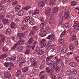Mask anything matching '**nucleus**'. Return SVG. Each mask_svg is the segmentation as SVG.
I'll return each instance as SVG.
<instances>
[{"label": "nucleus", "mask_w": 79, "mask_h": 79, "mask_svg": "<svg viewBox=\"0 0 79 79\" xmlns=\"http://www.w3.org/2000/svg\"><path fill=\"white\" fill-rule=\"evenodd\" d=\"M4 75L6 78H10L11 76V75L10 73L8 72L5 73Z\"/></svg>", "instance_id": "obj_12"}, {"label": "nucleus", "mask_w": 79, "mask_h": 79, "mask_svg": "<svg viewBox=\"0 0 79 79\" xmlns=\"http://www.w3.org/2000/svg\"><path fill=\"white\" fill-rule=\"evenodd\" d=\"M13 17V15L10 14H8L6 16V18L9 19H11Z\"/></svg>", "instance_id": "obj_11"}, {"label": "nucleus", "mask_w": 79, "mask_h": 79, "mask_svg": "<svg viewBox=\"0 0 79 79\" xmlns=\"http://www.w3.org/2000/svg\"><path fill=\"white\" fill-rule=\"evenodd\" d=\"M2 22L4 25H8L9 24L8 19H3L2 20Z\"/></svg>", "instance_id": "obj_6"}, {"label": "nucleus", "mask_w": 79, "mask_h": 79, "mask_svg": "<svg viewBox=\"0 0 79 79\" xmlns=\"http://www.w3.org/2000/svg\"><path fill=\"white\" fill-rule=\"evenodd\" d=\"M21 74V71L20 70H18L16 72V75L17 76H19V75Z\"/></svg>", "instance_id": "obj_39"}, {"label": "nucleus", "mask_w": 79, "mask_h": 79, "mask_svg": "<svg viewBox=\"0 0 79 79\" xmlns=\"http://www.w3.org/2000/svg\"><path fill=\"white\" fill-rule=\"evenodd\" d=\"M10 26L12 28H15V23L13 22L11 24Z\"/></svg>", "instance_id": "obj_55"}, {"label": "nucleus", "mask_w": 79, "mask_h": 79, "mask_svg": "<svg viewBox=\"0 0 79 79\" xmlns=\"http://www.w3.org/2000/svg\"><path fill=\"white\" fill-rule=\"evenodd\" d=\"M69 64L71 67L73 68H76L77 66V63L75 62L70 63Z\"/></svg>", "instance_id": "obj_10"}, {"label": "nucleus", "mask_w": 79, "mask_h": 79, "mask_svg": "<svg viewBox=\"0 0 79 79\" xmlns=\"http://www.w3.org/2000/svg\"><path fill=\"white\" fill-rule=\"evenodd\" d=\"M30 76V77H34L35 76V73L34 72H31L29 74Z\"/></svg>", "instance_id": "obj_50"}, {"label": "nucleus", "mask_w": 79, "mask_h": 79, "mask_svg": "<svg viewBox=\"0 0 79 79\" xmlns=\"http://www.w3.org/2000/svg\"><path fill=\"white\" fill-rule=\"evenodd\" d=\"M26 28H27V26L25 25H22L21 27V29H22V30H25Z\"/></svg>", "instance_id": "obj_45"}, {"label": "nucleus", "mask_w": 79, "mask_h": 79, "mask_svg": "<svg viewBox=\"0 0 79 79\" xmlns=\"http://www.w3.org/2000/svg\"><path fill=\"white\" fill-rule=\"evenodd\" d=\"M58 42H59V43L60 44H64L65 43V41L63 39H60L58 40Z\"/></svg>", "instance_id": "obj_33"}, {"label": "nucleus", "mask_w": 79, "mask_h": 79, "mask_svg": "<svg viewBox=\"0 0 79 79\" xmlns=\"http://www.w3.org/2000/svg\"><path fill=\"white\" fill-rule=\"evenodd\" d=\"M33 42H34V38L32 37H31L29 39L28 41V43L30 44H31Z\"/></svg>", "instance_id": "obj_28"}, {"label": "nucleus", "mask_w": 79, "mask_h": 79, "mask_svg": "<svg viewBox=\"0 0 79 79\" xmlns=\"http://www.w3.org/2000/svg\"><path fill=\"white\" fill-rule=\"evenodd\" d=\"M29 23L31 25H34V19L32 17L30 18Z\"/></svg>", "instance_id": "obj_8"}, {"label": "nucleus", "mask_w": 79, "mask_h": 79, "mask_svg": "<svg viewBox=\"0 0 79 79\" xmlns=\"http://www.w3.org/2000/svg\"><path fill=\"white\" fill-rule=\"evenodd\" d=\"M31 29L33 31H37L39 28L38 27V26H33L31 27Z\"/></svg>", "instance_id": "obj_18"}, {"label": "nucleus", "mask_w": 79, "mask_h": 79, "mask_svg": "<svg viewBox=\"0 0 79 79\" xmlns=\"http://www.w3.org/2000/svg\"><path fill=\"white\" fill-rule=\"evenodd\" d=\"M51 8L50 7L47 8L45 10L44 13L46 16H49L50 14Z\"/></svg>", "instance_id": "obj_4"}, {"label": "nucleus", "mask_w": 79, "mask_h": 79, "mask_svg": "<svg viewBox=\"0 0 79 79\" xmlns=\"http://www.w3.org/2000/svg\"><path fill=\"white\" fill-rule=\"evenodd\" d=\"M46 41L45 39H42L40 41V43L41 44H44L46 43Z\"/></svg>", "instance_id": "obj_38"}, {"label": "nucleus", "mask_w": 79, "mask_h": 79, "mask_svg": "<svg viewBox=\"0 0 79 79\" xmlns=\"http://www.w3.org/2000/svg\"><path fill=\"white\" fill-rule=\"evenodd\" d=\"M74 48V45H73V44H70L69 45V49L70 50H73Z\"/></svg>", "instance_id": "obj_14"}, {"label": "nucleus", "mask_w": 79, "mask_h": 79, "mask_svg": "<svg viewBox=\"0 0 79 79\" xmlns=\"http://www.w3.org/2000/svg\"><path fill=\"white\" fill-rule=\"evenodd\" d=\"M11 57H9L6 58V61H11Z\"/></svg>", "instance_id": "obj_62"}, {"label": "nucleus", "mask_w": 79, "mask_h": 79, "mask_svg": "<svg viewBox=\"0 0 79 79\" xmlns=\"http://www.w3.org/2000/svg\"><path fill=\"white\" fill-rule=\"evenodd\" d=\"M66 74L67 76H70L72 74V71L70 69H68L66 71Z\"/></svg>", "instance_id": "obj_24"}, {"label": "nucleus", "mask_w": 79, "mask_h": 79, "mask_svg": "<svg viewBox=\"0 0 79 79\" xmlns=\"http://www.w3.org/2000/svg\"><path fill=\"white\" fill-rule=\"evenodd\" d=\"M71 5L72 6H75L76 5V1H73L71 2Z\"/></svg>", "instance_id": "obj_54"}, {"label": "nucleus", "mask_w": 79, "mask_h": 79, "mask_svg": "<svg viewBox=\"0 0 79 79\" xmlns=\"http://www.w3.org/2000/svg\"><path fill=\"white\" fill-rule=\"evenodd\" d=\"M2 50L5 52H8V50L5 48V47H3L2 48Z\"/></svg>", "instance_id": "obj_58"}, {"label": "nucleus", "mask_w": 79, "mask_h": 79, "mask_svg": "<svg viewBox=\"0 0 79 79\" xmlns=\"http://www.w3.org/2000/svg\"><path fill=\"white\" fill-rule=\"evenodd\" d=\"M75 44L77 48H78V45H79V43H78V41L76 40Z\"/></svg>", "instance_id": "obj_60"}, {"label": "nucleus", "mask_w": 79, "mask_h": 79, "mask_svg": "<svg viewBox=\"0 0 79 79\" xmlns=\"http://www.w3.org/2000/svg\"><path fill=\"white\" fill-rule=\"evenodd\" d=\"M5 8V6L3 5L0 6V12L2 13V11H3L4 10Z\"/></svg>", "instance_id": "obj_26"}, {"label": "nucleus", "mask_w": 79, "mask_h": 79, "mask_svg": "<svg viewBox=\"0 0 79 79\" xmlns=\"http://www.w3.org/2000/svg\"><path fill=\"white\" fill-rule=\"evenodd\" d=\"M15 23H18L19 21V19L18 18H15Z\"/></svg>", "instance_id": "obj_63"}, {"label": "nucleus", "mask_w": 79, "mask_h": 79, "mask_svg": "<svg viewBox=\"0 0 79 79\" xmlns=\"http://www.w3.org/2000/svg\"><path fill=\"white\" fill-rule=\"evenodd\" d=\"M36 60L34 58H31L30 59V62H31V63H34V62H35Z\"/></svg>", "instance_id": "obj_44"}, {"label": "nucleus", "mask_w": 79, "mask_h": 79, "mask_svg": "<svg viewBox=\"0 0 79 79\" xmlns=\"http://www.w3.org/2000/svg\"><path fill=\"white\" fill-rule=\"evenodd\" d=\"M6 32H5V34L6 35H10V32H11V29L10 28H8L6 30Z\"/></svg>", "instance_id": "obj_15"}, {"label": "nucleus", "mask_w": 79, "mask_h": 79, "mask_svg": "<svg viewBox=\"0 0 79 79\" xmlns=\"http://www.w3.org/2000/svg\"><path fill=\"white\" fill-rule=\"evenodd\" d=\"M53 56H49L48 57H47L46 60L47 61H48V60H52V59L53 58Z\"/></svg>", "instance_id": "obj_42"}, {"label": "nucleus", "mask_w": 79, "mask_h": 79, "mask_svg": "<svg viewBox=\"0 0 79 79\" xmlns=\"http://www.w3.org/2000/svg\"><path fill=\"white\" fill-rule=\"evenodd\" d=\"M54 62L52 60H49L48 61H47L46 62V64L48 66H52V63H53Z\"/></svg>", "instance_id": "obj_9"}, {"label": "nucleus", "mask_w": 79, "mask_h": 79, "mask_svg": "<svg viewBox=\"0 0 79 79\" xmlns=\"http://www.w3.org/2000/svg\"><path fill=\"white\" fill-rule=\"evenodd\" d=\"M77 70L76 69H74L73 70L72 72V74H76V73H77Z\"/></svg>", "instance_id": "obj_56"}, {"label": "nucleus", "mask_w": 79, "mask_h": 79, "mask_svg": "<svg viewBox=\"0 0 79 79\" xmlns=\"http://www.w3.org/2000/svg\"><path fill=\"white\" fill-rule=\"evenodd\" d=\"M24 56L23 54L20 55L18 57V60L19 61H20L21 60H22L23 59V57Z\"/></svg>", "instance_id": "obj_23"}, {"label": "nucleus", "mask_w": 79, "mask_h": 79, "mask_svg": "<svg viewBox=\"0 0 79 79\" xmlns=\"http://www.w3.org/2000/svg\"><path fill=\"white\" fill-rule=\"evenodd\" d=\"M73 26L75 31H79V22L77 21H75L73 24Z\"/></svg>", "instance_id": "obj_3"}, {"label": "nucleus", "mask_w": 79, "mask_h": 79, "mask_svg": "<svg viewBox=\"0 0 79 79\" xmlns=\"http://www.w3.org/2000/svg\"><path fill=\"white\" fill-rule=\"evenodd\" d=\"M31 8V6H27L26 7H23L22 8V10H26V11H27L29 9Z\"/></svg>", "instance_id": "obj_32"}, {"label": "nucleus", "mask_w": 79, "mask_h": 79, "mask_svg": "<svg viewBox=\"0 0 79 79\" xmlns=\"http://www.w3.org/2000/svg\"><path fill=\"white\" fill-rule=\"evenodd\" d=\"M30 18H31V17L29 16L25 17L24 19L25 22H27L28 20L29 21V19H30Z\"/></svg>", "instance_id": "obj_34"}, {"label": "nucleus", "mask_w": 79, "mask_h": 79, "mask_svg": "<svg viewBox=\"0 0 79 79\" xmlns=\"http://www.w3.org/2000/svg\"><path fill=\"white\" fill-rule=\"evenodd\" d=\"M37 65V62L36 61H35L32 64V65L33 66H36Z\"/></svg>", "instance_id": "obj_59"}, {"label": "nucleus", "mask_w": 79, "mask_h": 79, "mask_svg": "<svg viewBox=\"0 0 79 79\" xmlns=\"http://www.w3.org/2000/svg\"><path fill=\"white\" fill-rule=\"evenodd\" d=\"M55 2H56L55 0H50L49 4L52 6V5H54V4L55 3Z\"/></svg>", "instance_id": "obj_27"}, {"label": "nucleus", "mask_w": 79, "mask_h": 79, "mask_svg": "<svg viewBox=\"0 0 79 79\" xmlns=\"http://www.w3.org/2000/svg\"><path fill=\"white\" fill-rule=\"evenodd\" d=\"M41 44V48H44L46 46V45H47L46 43H44L43 44Z\"/></svg>", "instance_id": "obj_61"}, {"label": "nucleus", "mask_w": 79, "mask_h": 79, "mask_svg": "<svg viewBox=\"0 0 79 79\" xmlns=\"http://www.w3.org/2000/svg\"><path fill=\"white\" fill-rule=\"evenodd\" d=\"M75 59L77 62V63H79V56H76L75 57Z\"/></svg>", "instance_id": "obj_51"}, {"label": "nucleus", "mask_w": 79, "mask_h": 79, "mask_svg": "<svg viewBox=\"0 0 79 79\" xmlns=\"http://www.w3.org/2000/svg\"><path fill=\"white\" fill-rule=\"evenodd\" d=\"M71 14L69 10L64 12L63 11L62 13L59 15L60 19L63 20L64 19H68L70 17Z\"/></svg>", "instance_id": "obj_1"}, {"label": "nucleus", "mask_w": 79, "mask_h": 79, "mask_svg": "<svg viewBox=\"0 0 79 79\" xmlns=\"http://www.w3.org/2000/svg\"><path fill=\"white\" fill-rule=\"evenodd\" d=\"M66 30H64L62 33L60 34V38H61V37H63L64 36L65 34L66 33Z\"/></svg>", "instance_id": "obj_22"}, {"label": "nucleus", "mask_w": 79, "mask_h": 79, "mask_svg": "<svg viewBox=\"0 0 79 79\" xmlns=\"http://www.w3.org/2000/svg\"><path fill=\"white\" fill-rule=\"evenodd\" d=\"M35 51L38 54L40 52V48L39 47H37L35 49Z\"/></svg>", "instance_id": "obj_48"}, {"label": "nucleus", "mask_w": 79, "mask_h": 79, "mask_svg": "<svg viewBox=\"0 0 79 79\" xmlns=\"http://www.w3.org/2000/svg\"><path fill=\"white\" fill-rule=\"evenodd\" d=\"M39 20L41 23L45 22L44 21V17H40L39 19Z\"/></svg>", "instance_id": "obj_49"}, {"label": "nucleus", "mask_w": 79, "mask_h": 79, "mask_svg": "<svg viewBox=\"0 0 79 79\" xmlns=\"http://www.w3.org/2000/svg\"><path fill=\"white\" fill-rule=\"evenodd\" d=\"M44 53V51L42 50L40 51L39 53H38V55H43Z\"/></svg>", "instance_id": "obj_52"}, {"label": "nucleus", "mask_w": 79, "mask_h": 79, "mask_svg": "<svg viewBox=\"0 0 79 79\" xmlns=\"http://www.w3.org/2000/svg\"><path fill=\"white\" fill-rule=\"evenodd\" d=\"M4 65L6 67H9L10 66V63L8 62H5L4 64Z\"/></svg>", "instance_id": "obj_46"}, {"label": "nucleus", "mask_w": 79, "mask_h": 79, "mask_svg": "<svg viewBox=\"0 0 79 79\" xmlns=\"http://www.w3.org/2000/svg\"><path fill=\"white\" fill-rule=\"evenodd\" d=\"M50 29L49 27H47L45 29L43 28L42 30H40V35L41 37H45L47 34L45 33L46 31L48 30V29Z\"/></svg>", "instance_id": "obj_2"}, {"label": "nucleus", "mask_w": 79, "mask_h": 79, "mask_svg": "<svg viewBox=\"0 0 79 79\" xmlns=\"http://www.w3.org/2000/svg\"><path fill=\"white\" fill-rule=\"evenodd\" d=\"M17 49L18 50V52H20L23 50V49H24V48H23V46H19V48H18Z\"/></svg>", "instance_id": "obj_29"}, {"label": "nucleus", "mask_w": 79, "mask_h": 79, "mask_svg": "<svg viewBox=\"0 0 79 79\" xmlns=\"http://www.w3.org/2000/svg\"><path fill=\"white\" fill-rule=\"evenodd\" d=\"M51 40L52 41H54L56 39V36L54 34H51Z\"/></svg>", "instance_id": "obj_19"}, {"label": "nucleus", "mask_w": 79, "mask_h": 79, "mask_svg": "<svg viewBox=\"0 0 79 79\" xmlns=\"http://www.w3.org/2000/svg\"><path fill=\"white\" fill-rule=\"evenodd\" d=\"M7 55L6 54H3L1 56V59H3V58H6V57H7Z\"/></svg>", "instance_id": "obj_36"}, {"label": "nucleus", "mask_w": 79, "mask_h": 79, "mask_svg": "<svg viewBox=\"0 0 79 79\" xmlns=\"http://www.w3.org/2000/svg\"><path fill=\"white\" fill-rule=\"evenodd\" d=\"M18 36L19 37V39H22L24 36V34L23 33H19L18 34Z\"/></svg>", "instance_id": "obj_40"}, {"label": "nucleus", "mask_w": 79, "mask_h": 79, "mask_svg": "<svg viewBox=\"0 0 79 79\" xmlns=\"http://www.w3.org/2000/svg\"><path fill=\"white\" fill-rule=\"evenodd\" d=\"M60 66H57L56 67L55 69V71H56V72H58L59 71H60Z\"/></svg>", "instance_id": "obj_47"}, {"label": "nucleus", "mask_w": 79, "mask_h": 79, "mask_svg": "<svg viewBox=\"0 0 79 79\" xmlns=\"http://www.w3.org/2000/svg\"><path fill=\"white\" fill-rule=\"evenodd\" d=\"M69 24L68 23H67L64 25V28L65 29V28H69Z\"/></svg>", "instance_id": "obj_31"}, {"label": "nucleus", "mask_w": 79, "mask_h": 79, "mask_svg": "<svg viewBox=\"0 0 79 79\" xmlns=\"http://www.w3.org/2000/svg\"><path fill=\"white\" fill-rule=\"evenodd\" d=\"M76 35H73L72 37L70 38V41H73V40H76Z\"/></svg>", "instance_id": "obj_21"}, {"label": "nucleus", "mask_w": 79, "mask_h": 79, "mask_svg": "<svg viewBox=\"0 0 79 79\" xmlns=\"http://www.w3.org/2000/svg\"><path fill=\"white\" fill-rule=\"evenodd\" d=\"M28 69H29L28 67H25L22 69V71L23 73H26L28 70Z\"/></svg>", "instance_id": "obj_30"}, {"label": "nucleus", "mask_w": 79, "mask_h": 79, "mask_svg": "<svg viewBox=\"0 0 79 79\" xmlns=\"http://www.w3.org/2000/svg\"><path fill=\"white\" fill-rule=\"evenodd\" d=\"M21 5H18L15 8V11L16 12H18L19 9L21 8Z\"/></svg>", "instance_id": "obj_20"}, {"label": "nucleus", "mask_w": 79, "mask_h": 79, "mask_svg": "<svg viewBox=\"0 0 79 79\" xmlns=\"http://www.w3.org/2000/svg\"><path fill=\"white\" fill-rule=\"evenodd\" d=\"M45 5V2L44 1H41L38 3V6L39 8H42V7L44 6Z\"/></svg>", "instance_id": "obj_7"}, {"label": "nucleus", "mask_w": 79, "mask_h": 79, "mask_svg": "<svg viewBox=\"0 0 79 79\" xmlns=\"http://www.w3.org/2000/svg\"><path fill=\"white\" fill-rule=\"evenodd\" d=\"M18 46V44H15L14 46L12 47V48L11 49L12 50H15L16 48Z\"/></svg>", "instance_id": "obj_53"}, {"label": "nucleus", "mask_w": 79, "mask_h": 79, "mask_svg": "<svg viewBox=\"0 0 79 79\" xmlns=\"http://www.w3.org/2000/svg\"><path fill=\"white\" fill-rule=\"evenodd\" d=\"M39 13V10L37 9L33 12V15H35L38 14Z\"/></svg>", "instance_id": "obj_41"}, {"label": "nucleus", "mask_w": 79, "mask_h": 79, "mask_svg": "<svg viewBox=\"0 0 79 79\" xmlns=\"http://www.w3.org/2000/svg\"><path fill=\"white\" fill-rule=\"evenodd\" d=\"M24 13V11L23 10H21L19 12H18V16H23Z\"/></svg>", "instance_id": "obj_16"}, {"label": "nucleus", "mask_w": 79, "mask_h": 79, "mask_svg": "<svg viewBox=\"0 0 79 79\" xmlns=\"http://www.w3.org/2000/svg\"><path fill=\"white\" fill-rule=\"evenodd\" d=\"M30 52L31 51L30 50H26L25 52V54L28 55H29V53H30Z\"/></svg>", "instance_id": "obj_57"}, {"label": "nucleus", "mask_w": 79, "mask_h": 79, "mask_svg": "<svg viewBox=\"0 0 79 79\" xmlns=\"http://www.w3.org/2000/svg\"><path fill=\"white\" fill-rule=\"evenodd\" d=\"M58 8L57 7H56L53 9V13H56L57 11H58Z\"/></svg>", "instance_id": "obj_35"}, {"label": "nucleus", "mask_w": 79, "mask_h": 79, "mask_svg": "<svg viewBox=\"0 0 79 79\" xmlns=\"http://www.w3.org/2000/svg\"><path fill=\"white\" fill-rule=\"evenodd\" d=\"M49 23L51 27H53L55 23V20L54 19H52L49 21Z\"/></svg>", "instance_id": "obj_5"}, {"label": "nucleus", "mask_w": 79, "mask_h": 79, "mask_svg": "<svg viewBox=\"0 0 79 79\" xmlns=\"http://www.w3.org/2000/svg\"><path fill=\"white\" fill-rule=\"evenodd\" d=\"M66 48H63L61 50V53H66Z\"/></svg>", "instance_id": "obj_37"}, {"label": "nucleus", "mask_w": 79, "mask_h": 79, "mask_svg": "<svg viewBox=\"0 0 79 79\" xmlns=\"http://www.w3.org/2000/svg\"><path fill=\"white\" fill-rule=\"evenodd\" d=\"M47 47H48V48H54L55 46L53 45H51V44L50 43H48L47 45Z\"/></svg>", "instance_id": "obj_13"}, {"label": "nucleus", "mask_w": 79, "mask_h": 79, "mask_svg": "<svg viewBox=\"0 0 79 79\" xmlns=\"http://www.w3.org/2000/svg\"><path fill=\"white\" fill-rule=\"evenodd\" d=\"M45 22H41V23L40 24V29H44L43 27H45Z\"/></svg>", "instance_id": "obj_17"}, {"label": "nucleus", "mask_w": 79, "mask_h": 79, "mask_svg": "<svg viewBox=\"0 0 79 79\" xmlns=\"http://www.w3.org/2000/svg\"><path fill=\"white\" fill-rule=\"evenodd\" d=\"M51 79H56V77L55 75L52 76L51 77Z\"/></svg>", "instance_id": "obj_64"}, {"label": "nucleus", "mask_w": 79, "mask_h": 79, "mask_svg": "<svg viewBox=\"0 0 79 79\" xmlns=\"http://www.w3.org/2000/svg\"><path fill=\"white\" fill-rule=\"evenodd\" d=\"M58 65V64L56 63V62H54V63H52V66L53 68H55L56 66Z\"/></svg>", "instance_id": "obj_43"}, {"label": "nucleus", "mask_w": 79, "mask_h": 79, "mask_svg": "<svg viewBox=\"0 0 79 79\" xmlns=\"http://www.w3.org/2000/svg\"><path fill=\"white\" fill-rule=\"evenodd\" d=\"M24 42V41L23 40H20L18 41V45H22L23 44Z\"/></svg>", "instance_id": "obj_25"}]
</instances>
